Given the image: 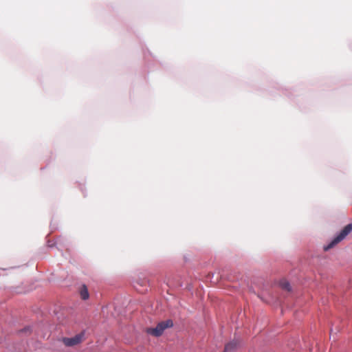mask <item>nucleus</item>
Here are the masks:
<instances>
[{
  "instance_id": "obj_1",
  "label": "nucleus",
  "mask_w": 352,
  "mask_h": 352,
  "mask_svg": "<svg viewBox=\"0 0 352 352\" xmlns=\"http://www.w3.org/2000/svg\"><path fill=\"white\" fill-rule=\"evenodd\" d=\"M173 326V320L168 319L166 320L159 322L155 328H148L146 329V333L155 337H160L163 334L165 329L167 328H170Z\"/></svg>"
},
{
  "instance_id": "obj_2",
  "label": "nucleus",
  "mask_w": 352,
  "mask_h": 352,
  "mask_svg": "<svg viewBox=\"0 0 352 352\" xmlns=\"http://www.w3.org/2000/svg\"><path fill=\"white\" fill-rule=\"evenodd\" d=\"M352 231V224H347L331 241L324 246V250L327 251L337 243L342 241Z\"/></svg>"
},
{
  "instance_id": "obj_3",
  "label": "nucleus",
  "mask_w": 352,
  "mask_h": 352,
  "mask_svg": "<svg viewBox=\"0 0 352 352\" xmlns=\"http://www.w3.org/2000/svg\"><path fill=\"white\" fill-rule=\"evenodd\" d=\"M85 338V331H82L72 338H63V342L67 346H74L81 343Z\"/></svg>"
},
{
  "instance_id": "obj_4",
  "label": "nucleus",
  "mask_w": 352,
  "mask_h": 352,
  "mask_svg": "<svg viewBox=\"0 0 352 352\" xmlns=\"http://www.w3.org/2000/svg\"><path fill=\"white\" fill-rule=\"evenodd\" d=\"M238 343L233 340L225 346L224 352H233L237 347Z\"/></svg>"
},
{
  "instance_id": "obj_5",
  "label": "nucleus",
  "mask_w": 352,
  "mask_h": 352,
  "mask_svg": "<svg viewBox=\"0 0 352 352\" xmlns=\"http://www.w3.org/2000/svg\"><path fill=\"white\" fill-rule=\"evenodd\" d=\"M80 293L82 299L87 300L89 298V295L88 289L85 285H83L82 287H81Z\"/></svg>"
},
{
  "instance_id": "obj_6",
  "label": "nucleus",
  "mask_w": 352,
  "mask_h": 352,
  "mask_svg": "<svg viewBox=\"0 0 352 352\" xmlns=\"http://www.w3.org/2000/svg\"><path fill=\"white\" fill-rule=\"evenodd\" d=\"M280 287L283 289H285L287 291H291L292 290V287H291L288 281H287V280H281L280 282Z\"/></svg>"
},
{
  "instance_id": "obj_7",
  "label": "nucleus",
  "mask_w": 352,
  "mask_h": 352,
  "mask_svg": "<svg viewBox=\"0 0 352 352\" xmlns=\"http://www.w3.org/2000/svg\"><path fill=\"white\" fill-rule=\"evenodd\" d=\"M30 328L28 327V328H24L21 331L23 332V331H29Z\"/></svg>"
}]
</instances>
